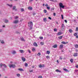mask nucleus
<instances>
[{"label":"nucleus","mask_w":78,"mask_h":78,"mask_svg":"<svg viewBox=\"0 0 78 78\" xmlns=\"http://www.w3.org/2000/svg\"><path fill=\"white\" fill-rule=\"evenodd\" d=\"M33 24L31 22H30L28 23V26L30 30H32L33 29Z\"/></svg>","instance_id":"obj_1"},{"label":"nucleus","mask_w":78,"mask_h":78,"mask_svg":"<svg viewBox=\"0 0 78 78\" xmlns=\"http://www.w3.org/2000/svg\"><path fill=\"white\" fill-rule=\"evenodd\" d=\"M59 6L60 7V11L61 12L62 11V8L64 9V7H65V6L63 5L62 3L60 2L59 3Z\"/></svg>","instance_id":"obj_2"},{"label":"nucleus","mask_w":78,"mask_h":78,"mask_svg":"<svg viewBox=\"0 0 78 78\" xmlns=\"http://www.w3.org/2000/svg\"><path fill=\"white\" fill-rule=\"evenodd\" d=\"M2 66H3L5 68H7V66L5 64H2V63L0 64V68H2Z\"/></svg>","instance_id":"obj_3"},{"label":"nucleus","mask_w":78,"mask_h":78,"mask_svg":"<svg viewBox=\"0 0 78 78\" xmlns=\"http://www.w3.org/2000/svg\"><path fill=\"white\" fill-rule=\"evenodd\" d=\"M9 66L10 68H11V67H12V68H15L16 67V65L14 64H10L9 65Z\"/></svg>","instance_id":"obj_4"},{"label":"nucleus","mask_w":78,"mask_h":78,"mask_svg":"<svg viewBox=\"0 0 78 78\" xmlns=\"http://www.w3.org/2000/svg\"><path fill=\"white\" fill-rule=\"evenodd\" d=\"M19 22V20H16L13 21V23H15V24H17V23H18Z\"/></svg>","instance_id":"obj_5"},{"label":"nucleus","mask_w":78,"mask_h":78,"mask_svg":"<svg viewBox=\"0 0 78 78\" xmlns=\"http://www.w3.org/2000/svg\"><path fill=\"white\" fill-rule=\"evenodd\" d=\"M28 9L29 10H33V8L31 6H29L28 7Z\"/></svg>","instance_id":"obj_6"},{"label":"nucleus","mask_w":78,"mask_h":78,"mask_svg":"<svg viewBox=\"0 0 78 78\" xmlns=\"http://www.w3.org/2000/svg\"><path fill=\"white\" fill-rule=\"evenodd\" d=\"M61 44H68V42H65L64 41H62L61 42Z\"/></svg>","instance_id":"obj_7"},{"label":"nucleus","mask_w":78,"mask_h":78,"mask_svg":"<svg viewBox=\"0 0 78 78\" xmlns=\"http://www.w3.org/2000/svg\"><path fill=\"white\" fill-rule=\"evenodd\" d=\"M21 41H23V42H25V40L24 39V38H23V37H21L20 39Z\"/></svg>","instance_id":"obj_8"},{"label":"nucleus","mask_w":78,"mask_h":78,"mask_svg":"<svg viewBox=\"0 0 78 78\" xmlns=\"http://www.w3.org/2000/svg\"><path fill=\"white\" fill-rule=\"evenodd\" d=\"M21 59L23 61V62H25V61H26V59H25V58L24 57H22Z\"/></svg>","instance_id":"obj_9"},{"label":"nucleus","mask_w":78,"mask_h":78,"mask_svg":"<svg viewBox=\"0 0 78 78\" xmlns=\"http://www.w3.org/2000/svg\"><path fill=\"white\" fill-rule=\"evenodd\" d=\"M12 55H15L16 53V51H13L12 52Z\"/></svg>","instance_id":"obj_10"},{"label":"nucleus","mask_w":78,"mask_h":78,"mask_svg":"<svg viewBox=\"0 0 78 78\" xmlns=\"http://www.w3.org/2000/svg\"><path fill=\"white\" fill-rule=\"evenodd\" d=\"M33 45L34 46H35V47H37V43L36 42H34Z\"/></svg>","instance_id":"obj_11"},{"label":"nucleus","mask_w":78,"mask_h":78,"mask_svg":"<svg viewBox=\"0 0 78 78\" xmlns=\"http://www.w3.org/2000/svg\"><path fill=\"white\" fill-rule=\"evenodd\" d=\"M62 28L63 29V30L64 29V24H62Z\"/></svg>","instance_id":"obj_12"},{"label":"nucleus","mask_w":78,"mask_h":78,"mask_svg":"<svg viewBox=\"0 0 78 78\" xmlns=\"http://www.w3.org/2000/svg\"><path fill=\"white\" fill-rule=\"evenodd\" d=\"M56 72H59V73H61V71L59 70V69H56L55 70Z\"/></svg>","instance_id":"obj_13"},{"label":"nucleus","mask_w":78,"mask_h":78,"mask_svg":"<svg viewBox=\"0 0 78 78\" xmlns=\"http://www.w3.org/2000/svg\"><path fill=\"white\" fill-rule=\"evenodd\" d=\"M73 56H74V57H76V56H78V53H74V54L73 55Z\"/></svg>","instance_id":"obj_14"},{"label":"nucleus","mask_w":78,"mask_h":78,"mask_svg":"<svg viewBox=\"0 0 78 78\" xmlns=\"http://www.w3.org/2000/svg\"><path fill=\"white\" fill-rule=\"evenodd\" d=\"M63 70L66 72H69V70L67 69H66L65 68H64L63 69Z\"/></svg>","instance_id":"obj_15"},{"label":"nucleus","mask_w":78,"mask_h":78,"mask_svg":"<svg viewBox=\"0 0 78 78\" xmlns=\"http://www.w3.org/2000/svg\"><path fill=\"white\" fill-rule=\"evenodd\" d=\"M43 21L44 22H47V18H43Z\"/></svg>","instance_id":"obj_16"},{"label":"nucleus","mask_w":78,"mask_h":78,"mask_svg":"<svg viewBox=\"0 0 78 78\" xmlns=\"http://www.w3.org/2000/svg\"><path fill=\"white\" fill-rule=\"evenodd\" d=\"M62 34V32H58V33L57 35L58 36H59V35H61V34Z\"/></svg>","instance_id":"obj_17"},{"label":"nucleus","mask_w":78,"mask_h":78,"mask_svg":"<svg viewBox=\"0 0 78 78\" xmlns=\"http://www.w3.org/2000/svg\"><path fill=\"white\" fill-rule=\"evenodd\" d=\"M7 5H8V6H9L10 8H12V5H10L9 4H7Z\"/></svg>","instance_id":"obj_18"},{"label":"nucleus","mask_w":78,"mask_h":78,"mask_svg":"<svg viewBox=\"0 0 78 78\" xmlns=\"http://www.w3.org/2000/svg\"><path fill=\"white\" fill-rule=\"evenodd\" d=\"M4 22L5 23H8L9 21L5 19V20Z\"/></svg>","instance_id":"obj_19"},{"label":"nucleus","mask_w":78,"mask_h":78,"mask_svg":"<svg viewBox=\"0 0 78 78\" xmlns=\"http://www.w3.org/2000/svg\"><path fill=\"white\" fill-rule=\"evenodd\" d=\"M63 48V44H60V48Z\"/></svg>","instance_id":"obj_20"},{"label":"nucleus","mask_w":78,"mask_h":78,"mask_svg":"<svg viewBox=\"0 0 78 78\" xmlns=\"http://www.w3.org/2000/svg\"><path fill=\"white\" fill-rule=\"evenodd\" d=\"M53 48H57V45L55 44L53 46Z\"/></svg>","instance_id":"obj_21"},{"label":"nucleus","mask_w":78,"mask_h":78,"mask_svg":"<svg viewBox=\"0 0 78 78\" xmlns=\"http://www.w3.org/2000/svg\"><path fill=\"white\" fill-rule=\"evenodd\" d=\"M58 38L59 39H62V36H60L59 37H58Z\"/></svg>","instance_id":"obj_22"},{"label":"nucleus","mask_w":78,"mask_h":78,"mask_svg":"<svg viewBox=\"0 0 78 78\" xmlns=\"http://www.w3.org/2000/svg\"><path fill=\"white\" fill-rule=\"evenodd\" d=\"M70 61L71 63H73V59L72 58L70 59Z\"/></svg>","instance_id":"obj_23"},{"label":"nucleus","mask_w":78,"mask_h":78,"mask_svg":"<svg viewBox=\"0 0 78 78\" xmlns=\"http://www.w3.org/2000/svg\"><path fill=\"white\" fill-rule=\"evenodd\" d=\"M51 2H57V0H51Z\"/></svg>","instance_id":"obj_24"},{"label":"nucleus","mask_w":78,"mask_h":78,"mask_svg":"<svg viewBox=\"0 0 78 78\" xmlns=\"http://www.w3.org/2000/svg\"><path fill=\"white\" fill-rule=\"evenodd\" d=\"M20 9L21 12H23V11H24V9H23L21 8Z\"/></svg>","instance_id":"obj_25"},{"label":"nucleus","mask_w":78,"mask_h":78,"mask_svg":"<svg viewBox=\"0 0 78 78\" xmlns=\"http://www.w3.org/2000/svg\"><path fill=\"white\" fill-rule=\"evenodd\" d=\"M20 53H23V50H20Z\"/></svg>","instance_id":"obj_26"},{"label":"nucleus","mask_w":78,"mask_h":78,"mask_svg":"<svg viewBox=\"0 0 78 78\" xmlns=\"http://www.w3.org/2000/svg\"><path fill=\"white\" fill-rule=\"evenodd\" d=\"M15 19H18V16H15L14 17Z\"/></svg>","instance_id":"obj_27"},{"label":"nucleus","mask_w":78,"mask_h":78,"mask_svg":"<svg viewBox=\"0 0 78 78\" xmlns=\"http://www.w3.org/2000/svg\"><path fill=\"white\" fill-rule=\"evenodd\" d=\"M47 54H48V55H49V53H50V52L49 51H47L46 52Z\"/></svg>","instance_id":"obj_28"},{"label":"nucleus","mask_w":78,"mask_h":78,"mask_svg":"<svg viewBox=\"0 0 78 78\" xmlns=\"http://www.w3.org/2000/svg\"><path fill=\"white\" fill-rule=\"evenodd\" d=\"M16 6H14L13 7V8H12V10H14L16 9Z\"/></svg>","instance_id":"obj_29"},{"label":"nucleus","mask_w":78,"mask_h":78,"mask_svg":"<svg viewBox=\"0 0 78 78\" xmlns=\"http://www.w3.org/2000/svg\"><path fill=\"white\" fill-rule=\"evenodd\" d=\"M54 9H55V8H52L51 9V12H53L52 11H54Z\"/></svg>","instance_id":"obj_30"},{"label":"nucleus","mask_w":78,"mask_h":78,"mask_svg":"<svg viewBox=\"0 0 78 78\" xmlns=\"http://www.w3.org/2000/svg\"><path fill=\"white\" fill-rule=\"evenodd\" d=\"M75 48H78V44L75 45Z\"/></svg>","instance_id":"obj_31"},{"label":"nucleus","mask_w":78,"mask_h":78,"mask_svg":"<svg viewBox=\"0 0 78 78\" xmlns=\"http://www.w3.org/2000/svg\"><path fill=\"white\" fill-rule=\"evenodd\" d=\"M46 8L48 9L49 10H50V7H47Z\"/></svg>","instance_id":"obj_32"},{"label":"nucleus","mask_w":78,"mask_h":78,"mask_svg":"<svg viewBox=\"0 0 78 78\" xmlns=\"http://www.w3.org/2000/svg\"><path fill=\"white\" fill-rule=\"evenodd\" d=\"M44 13H47V11L46 10H44Z\"/></svg>","instance_id":"obj_33"},{"label":"nucleus","mask_w":78,"mask_h":78,"mask_svg":"<svg viewBox=\"0 0 78 78\" xmlns=\"http://www.w3.org/2000/svg\"><path fill=\"white\" fill-rule=\"evenodd\" d=\"M24 65L25 66V67H27L28 66V64L27 63H25L24 64Z\"/></svg>","instance_id":"obj_34"},{"label":"nucleus","mask_w":78,"mask_h":78,"mask_svg":"<svg viewBox=\"0 0 78 78\" xmlns=\"http://www.w3.org/2000/svg\"><path fill=\"white\" fill-rule=\"evenodd\" d=\"M69 31L70 32V33H72V32H73V30H69Z\"/></svg>","instance_id":"obj_35"},{"label":"nucleus","mask_w":78,"mask_h":78,"mask_svg":"<svg viewBox=\"0 0 78 78\" xmlns=\"http://www.w3.org/2000/svg\"><path fill=\"white\" fill-rule=\"evenodd\" d=\"M59 59H61V60H62V56H60Z\"/></svg>","instance_id":"obj_36"},{"label":"nucleus","mask_w":78,"mask_h":78,"mask_svg":"<svg viewBox=\"0 0 78 78\" xmlns=\"http://www.w3.org/2000/svg\"><path fill=\"white\" fill-rule=\"evenodd\" d=\"M1 43V44H4L5 42H4V41L2 40V41Z\"/></svg>","instance_id":"obj_37"},{"label":"nucleus","mask_w":78,"mask_h":78,"mask_svg":"<svg viewBox=\"0 0 78 78\" xmlns=\"http://www.w3.org/2000/svg\"><path fill=\"white\" fill-rule=\"evenodd\" d=\"M20 71H24V70L22 68H20Z\"/></svg>","instance_id":"obj_38"},{"label":"nucleus","mask_w":78,"mask_h":78,"mask_svg":"<svg viewBox=\"0 0 78 78\" xmlns=\"http://www.w3.org/2000/svg\"><path fill=\"white\" fill-rule=\"evenodd\" d=\"M61 17H62V19H64V17L63 16V15L62 14L61 15Z\"/></svg>","instance_id":"obj_39"},{"label":"nucleus","mask_w":78,"mask_h":78,"mask_svg":"<svg viewBox=\"0 0 78 78\" xmlns=\"http://www.w3.org/2000/svg\"><path fill=\"white\" fill-rule=\"evenodd\" d=\"M17 76H18V77H19L20 76V74H16Z\"/></svg>","instance_id":"obj_40"},{"label":"nucleus","mask_w":78,"mask_h":78,"mask_svg":"<svg viewBox=\"0 0 78 78\" xmlns=\"http://www.w3.org/2000/svg\"><path fill=\"white\" fill-rule=\"evenodd\" d=\"M46 58L47 59H48L50 58V56H47L46 57Z\"/></svg>","instance_id":"obj_41"},{"label":"nucleus","mask_w":78,"mask_h":78,"mask_svg":"<svg viewBox=\"0 0 78 78\" xmlns=\"http://www.w3.org/2000/svg\"><path fill=\"white\" fill-rule=\"evenodd\" d=\"M37 55L38 56H40V55H41V53L40 52H39L37 54Z\"/></svg>","instance_id":"obj_42"},{"label":"nucleus","mask_w":78,"mask_h":78,"mask_svg":"<svg viewBox=\"0 0 78 78\" xmlns=\"http://www.w3.org/2000/svg\"><path fill=\"white\" fill-rule=\"evenodd\" d=\"M39 67L40 68H42V65H39Z\"/></svg>","instance_id":"obj_43"},{"label":"nucleus","mask_w":78,"mask_h":78,"mask_svg":"<svg viewBox=\"0 0 78 78\" xmlns=\"http://www.w3.org/2000/svg\"><path fill=\"white\" fill-rule=\"evenodd\" d=\"M40 44H41V45H44V43L43 42H41Z\"/></svg>","instance_id":"obj_44"},{"label":"nucleus","mask_w":78,"mask_h":78,"mask_svg":"<svg viewBox=\"0 0 78 78\" xmlns=\"http://www.w3.org/2000/svg\"><path fill=\"white\" fill-rule=\"evenodd\" d=\"M28 53H31V51H30V50H28Z\"/></svg>","instance_id":"obj_45"},{"label":"nucleus","mask_w":78,"mask_h":78,"mask_svg":"<svg viewBox=\"0 0 78 78\" xmlns=\"http://www.w3.org/2000/svg\"><path fill=\"white\" fill-rule=\"evenodd\" d=\"M38 78H42V76H40L38 77Z\"/></svg>","instance_id":"obj_46"},{"label":"nucleus","mask_w":78,"mask_h":78,"mask_svg":"<svg viewBox=\"0 0 78 78\" xmlns=\"http://www.w3.org/2000/svg\"><path fill=\"white\" fill-rule=\"evenodd\" d=\"M23 19H21L20 20V22H22V21H23Z\"/></svg>","instance_id":"obj_47"},{"label":"nucleus","mask_w":78,"mask_h":78,"mask_svg":"<svg viewBox=\"0 0 78 78\" xmlns=\"http://www.w3.org/2000/svg\"><path fill=\"white\" fill-rule=\"evenodd\" d=\"M74 36H77V33H75L74 34Z\"/></svg>","instance_id":"obj_48"},{"label":"nucleus","mask_w":78,"mask_h":78,"mask_svg":"<svg viewBox=\"0 0 78 78\" xmlns=\"http://www.w3.org/2000/svg\"><path fill=\"white\" fill-rule=\"evenodd\" d=\"M36 13H35L34 12H33V15L34 16H35V15H36Z\"/></svg>","instance_id":"obj_49"},{"label":"nucleus","mask_w":78,"mask_h":78,"mask_svg":"<svg viewBox=\"0 0 78 78\" xmlns=\"http://www.w3.org/2000/svg\"><path fill=\"white\" fill-rule=\"evenodd\" d=\"M35 51V48H33V49H32V51Z\"/></svg>","instance_id":"obj_50"},{"label":"nucleus","mask_w":78,"mask_h":78,"mask_svg":"<svg viewBox=\"0 0 78 78\" xmlns=\"http://www.w3.org/2000/svg\"><path fill=\"white\" fill-rule=\"evenodd\" d=\"M40 39L41 40L43 39V37H40Z\"/></svg>","instance_id":"obj_51"},{"label":"nucleus","mask_w":78,"mask_h":78,"mask_svg":"<svg viewBox=\"0 0 78 78\" xmlns=\"http://www.w3.org/2000/svg\"><path fill=\"white\" fill-rule=\"evenodd\" d=\"M48 19H49V20H51V17H49Z\"/></svg>","instance_id":"obj_52"},{"label":"nucleus","mask_w":78,"mask_h":78,"mask_svg":"<svg viewBox=\"0 0 78 78\" xmlns=\"http://www.w3.org/2000/svg\"><path fill=\"white\" fill-rule=\"evenodd\" d=\"M53 16H56V13H53Z\"/></svg>","instance_id":"obj_53"},{"label":"nucleus","mask_w":78,"mask_h":78,"mask_svg":"<svg viewBox=\"0 0 78 78\" xmlns=\"http://www.w3.org/2000/svg\"><path fill=\"white\" fill-rule=\"evenodd\" d=\"M45 67V65H43L42 66V67Z\"/></svg>","instance_id":"obj_54"},{"label":"nucleus","mask_w":78,"mask_h":78,"mask_svg":"<svg viewBox=\"0 0 78 78\" xmlns=\"http://www.w3.org/2000/svg\"><path fill=\"white\" fill-rule=\"evenodd\" d=\"M45 6H46V7H48V4H46L45 5Z\"/></svg>","instance_id":"obj_55"},{"label":"nucleus","mask_w":78,"mask_h":78,"mask_svg":"<svg viewBox=\"0 0 78 78\" xmlns=\"http://www.w3.org/2000/svg\"><path fill=\"white\" fill-rule=\"evenodd\" d=\"M16 34H19V32L17 31L16 32Z\"/></svg>","instance_id":"obj_56"},{"label":"nucleus","mask_w":78,"mask_h":78,"mask_svg":"<svg viewBox=\"0 0 78 78\" xmlns=\"http://www.w3.org/2000/svg\"><path fill=\"white\" fill-rule=\"evenodd\" d=\"M65 22H66V23H67V21L66 20H65Z\"/></svg>","instance_id":"obj_57"},{"label":"nucleus","mask_w":78,"mask_h":78,"mask_svg":"<svg viewBox=\"0 0 78 78\" xmlns=\"http://www.w3.org/2000/svg\"><path fill=\"white\" fill-rule=\"evenodd\" d=\"M33 72V70H30V72Z\"/></svg>","instance_id":"obj_58"},{"label":"nucleus","mask_w":78,"mask_h":78,"mask_svg":"<svg viewBox=\"0 0 78 78\" xmlns=\"http://www.w3.org/2000/svg\"><path fill=\"white\" fill-rule=\"evenodd\" d=\"M76 68H78V65H76Z\"/></svg>","instance_id":"obj_59"},{"label":"nucleus","mask_w":78,"mask_h":78,"mask_svg":"<svg viewBox=\"0 0 78 78\" xmlns=\"http://www.w3.org/2000/svg\"><path fill=\"white\" fill-rule=\"evenodd\" d=\"M54 31H57V30H54Z\"/></svg>","instance_id":"obj_60"},{"label":"nucleus","mask_w":78,"mask_h":78,"mask_svg":"<svg viewBox=\"0 0 78 78\" xmlns=\"http://www.w3.org/2000/svg\"><path fill=\"white\" fill-rule=\"evenodd\" d=\"M61 52H64V50H61Z\"/></svg>","instance_id":"obj_61"},{"label":"nucleus","mask_w":78,"mask_h":78,"mask_svg":"<svg viewBox=\"0 0 78 78\" xmlns=\"http://www.w3.org/2000/svg\"><path fill=\"white\" fill-rule=\"evenodd\" d=\"M2 30H0V32H2Z\"/></svg>","instance_id":"obj_62"},{"label":"nucleus","mask_w":78,"mask_h":78,"mask_svg":"<svg viewBox=\"0 0 78 78\" xmlns=\"http://www.w3.org/2000/svg\"><path fill=\"white\" fill-rule=\"evenodd\" d=\"M76 30H78V27H76Z\"/></svg>","instance_id":"obj_63"},{"label":"nucleus","mask_w":78,"mask_h":78,"mask_svg":"<svg viewBox=\"0 0 78 78\" xmlns=\"http://www.w3.org/2000/svg\"><path fill=\"white\" fill-rule=\"evenodd\" d=\"M2 69L3 70V71H5V69L4 68H2Z\"/></svg>","instance_id":"obj_64"}]
</instances>
